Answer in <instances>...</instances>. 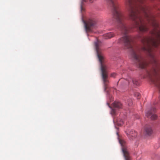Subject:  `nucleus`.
Masks as SVG:
<instances>
[{"label": "nucleus", "mask_w": 160, "mask_h": 160, "mask_svg": "<svg viewBox=\"0 0 160 160\" xmlns=\"http://www.w3.org/2000/svg\"><path fill=\"white\" fill-rule=\"evenodd\" d=\"M106 0L112 8L118 28L125 35L119 43L130 49L135 63L142 68L148 65L141 55L142 50L147 52L152 62L156 63L153 51L154 48H160V28L154 17L148 14L147 8L142 5L144 0L125 1L129 18L133 22L132 27L126 26L116 0Z\"/></svg>", "instance_id": "obj_1"}, {"label": "nucleus", "mask_w": 160, "mask_h": 160, "mask_svg": "<svg viewBox=\"0 0 160 160\" xmlns=\"http://www.w3.org/2000/svg\"><path fill=\"white\" fill-rule=\"evenodd\" d=\"M94 46L97 52V56L100 64V69L101 72L102 79L104 84L105 91L108 88V84L109 82L108 80V66L104 57L102 54V42L97 39L94 42Z\"/></svg>", "instance_id": "obj_2"}, {"label": "nucleus", "mask_w": 160, "mask_h": 160, "mask_svg": "<svg viewBox=\"0 0 160 160\" xmlns=\"http://www.w3.org/2000/svg\"><path fill=\"white\" fill-rule=\"evenodd\" d=\"M87 32H92V29L96 28V21L94 19H89L87 21L82 20Z\"/></svg>", "instance_id": "obj_3"}, {"label": "nucleus", "mask_w": 160, "mask_h": 160, "mask_svg": "<svg viewBox=\"0 0 160 160\" xmlns=\"http://www.w3.org/2000/svg\"><path fill=\"white\" fill-rule=\"evenodd\" d=\"M119 142L122 147V151L125 160H131L129 153L126 146V142L123 140L120 139Z\"/></svg>", "instance_id": "obj_4"}, {"label": "nucleus", "mask_w": 160, "mask_h": 160, "mask_svg": "<svg viewBox=\"0 0 160 160\" xmlns=\"http://www.w3.org/2000/svg\"><path fill=\"white\" fill-rule=\"evenodd\" d=\"M112 106L114 108H112L111 113L112 116H114L116 115L115 109L121 108H122V105L120 102L115 101L112 103Z\"/></svg>", "instance_id": "obj_5"}, {"label": "nucleus", "mask_w": 160, "mask_h": 160, "mask_svg": "<svg viewBox=\"0 0 160 160\" xmlns=\"http://www.w3.org/2000/svg\"><path fill=\"white\" fill-rule=\"evenodd\" d=\"M155 111V108H152L150 111L146 112V116L148 117H150L152 120H155L157 118V115L154 114Z\"/></svg>", "instance_id": "obj_6"}, {"label": "nucleus", "mask_w": 160, "mask_h": 160, "mask_svg": "<svg viewBox=\"0 0 160 160\" xmlns=\"http://www.w3.org/2000/svg\"><path fill=\"white\" fill-rule=\"evenodd\" d=\"M127 135L130 140H133L137 137V133L135 131L132 130L129 132V133Z\"/></svg>", "instance_id": "obj_7"}, {"label": "nucleus", "mask_w": 160, "mask_h": 160, "mask_svg": "<svg viewBox=\"0 0 160 160\" xmlns=\"http://www.w3.org/2000/svg\"><path fill=\"white\" fill-rule=\"evenodd\" d=\"M152 130L150 127L148 126L145 128L144 133L146 135H150L152 134Z\"/></svg>", "instance_id": "obj_8"}, {"label": "nucleus", "mask_w": 160, "mask_h": 160, "mask_svg": "<svg viewBox=\"0 0 160 160\" xmlns=\"http://www.w3.org/2000/svg\"><path fill=\"white\" fill-rule=\"evenodd\" d=\"M114 36V34L112 32H109L104 35L105 39H108L113 37Z\"/></svg>", "instance_id": "obj_9"}, {"label": "nucleus", "mask_w": 160, "mask_h": 160, "mask_svg": "<svg viewBox=\"0 0 160 160\" xmlns=\"http://www.w3.org/2000/svg\"><path fill=\"white\" fill-rule=\"evenodd\" d=\"M114 120L116 121L117 124L119 125H122L123 123V121L122 119H117L116 118H114Z\"/></svg>", "instance_id": "obj_10"}, {"label": "nucleus", "mask_w": 160, "mask_h": 160, "mask_svg": "<svg viewBox=\"0 0 160 160\" xmlns=\"http://www.w3.org/2000/svg\"><path fill=\"white\" fill-rule=\"evenodd\" d=\"M125 81H127L128 82V83H129L130 82H132L133 83L136 85H138V82L137 81H136L134 79L132 78H130L129 79L128 81L125 80Z\"/></svg>", "instance_id": "obj_11"}, {"label": "nucleus", "mask_w": 160, "mask_h": 160, "mask_svg": "<svg viewBox=\"0 0 160 160\" xmlns=\"http://www.w3.org/2000/svg\"><path fill=\"white\" fill-rule=\"evenodd\" d=\"M127 103L129 106H131L132 104V101L131 99L128 100V101H127Z\"/></svg>", "instance_id": "obj_12"}, {"label": "nucleus", "mask_w": 160, "mask_h": 160, "mask_svg": "<svg viewBox=\"0 0 160 160\" xmlns=\"http://www.w3.org/2000/svg\"><path fill=\"white\" fill-rule=\"evenodd\" d=\"M140 94L138 92H135L134 93V95L135 96H137L138 99H139V97L140 96Z\"/></svg>", "instance_id": "obj_13"}, {"label": "nucleus", "mask_w": 160, "mask_h": 160, "mask_svg": "<svg viewBox=\"0 0 160 160\" xmlns=\"http://www.w3.org/2000/svg\"><path fill=\"white\" fill-rule=\"evenodd\" d=\"M116 74L115 73H113L111 74V77L114 78L116 76Z\"/></svg>", "instance_id": "obj_14"}, {"label": "nucleus", "mask_w": 160, "mask_h": 160, "mask_svg": "<svg viewBox=\"0 0 160 160\" xmlns=\"http://www.w3.org/2000/svg\"><path fill=\"white\" fill-rule=\"evenodd\" d=\"M84 11V8L83 7L82 5H81V11L82 12Z\"/></svg>", "instance_id": "obj_15"}, {"label": "nucleus", "mask_w": 160, "mask_h": 160, "mask_svg": "<svg viewBox=\"0 0 160 160\" xmlns=\"http://www.w3.org/2000/svg\"><path fill=\"white\" fill-rule=\"evenodd\" d=\"M135 117L136 118V119H138L140 117V116H139V115H138V114H136L135 116Z\"/></svg>", "instance_id": "obj_16"}, {"label": "nucleus", "mask_w": 160, "mask_h": 160, "mask_svg": "<svg viewBox=\"0 0 160 160\" xmlns=\"http://www.w3.org/2000/svg\"><path fill=\"white\" fill-rule=\"evenodd\" d=\"M94 0H89L90 1V2H91V3H92V2L93 1H94Z\"/></svg>", "instance_id": "obj_17"}, {"label": "nucleus", "mask_w": 160, "mask_h": 160, "mask_svg": "<svg viewBox=\"0 0 160 160\" xmlns=\"http://www.w3.org/2000/svg\"><path fill=\"white\" fill-rule=\"evenodd\" d=\"M85 2V0H82V3H83V2Z\"/></svg>", "instance_id": "obj_18"}, {"label": "nucleus", "mask_w": 160, "mask_h": 160, "mask_svg": "<svg viewBox=\"0 0 160 160\" xmlns=\"http://www.w3.org/2000/svg\"><path fill=\"white\" fill-rule=\"evenodd\" d=\"M122 81V79H120V80H119V81Z\"/></svg>", "instance_id": "obj_19"}]
</instances>
